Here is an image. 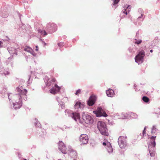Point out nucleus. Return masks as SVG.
<instances>
[{
	"label": "nucleus",
	"instance_id": "nucleus-12",
	"mask_svg": "<svg viewBox=\"0 0 160 160\" xmlns=\"http://www.w3.org/2000/svg\"><path fill=\"white\" fill-rule=\"evenodd\" d=\"M58 148L62 153L65 154L67 153L66 147L62 141H59V142Z\"/></svg>",
	"mask_w": 160,
	"mask_h": 160
},
{
	"label": "nucleus",
	"instance_id": "nucleus-52",
	"mask_svg": "<svg viewBox=\"0 0 160 160\" xmlns=\"http://www.w3.org/2000/svg\"><path fill=\"white\" fill-rule=\"evenodd\" d=\"M10 58H8V59H10Z\"/></svg>",
	"mask_w": 160,
	"mask_h": 160
},
{
	"label": "nucleus",
	"instance_id": "nucleus-4",
	"mask_svg": "<svg viewBox=\"0 0 160 160\" xmlns=\"http://www.w3.org/2000/svg\"><path fill=\"white\" fill-rule=\"evenodd\" d=\"M156 136H152L150 137L151 141L148 143V148L150 156L152 157L155 156V147L156 146L155 139Z\"/></svg>",
	"mask_w": 160,
	"mask_h": 160
},
{
	"label": "nucleus",
	"instance_id": "nucleus-21",
	"mask_svg": "<svg viewBox=\"0 0 160 160\" xmlns=\"http://www.w3.org/2000/svg\"><path fill=\"white\" fill-rule=\"evenodd\" d=\"M37 31L38 32L40 33V34L44 36H46L47 35V33L45 30L38 28H37Z\"/></svg>",
	"mask_w": 160,
	"mask_h": 160
},
{
	"label": "nucleus",
	"instance_id": "nucleus-50",
	"mask_svg": "<svg viewBox=\"0 0 160 160\" xmlns=\"http://www.w3.org/2000/svg\"><path fill=\"white\" fill-rule=\"evenodd\" d=\"M42 43H44L45 45L46 44V43L44 41H42Z\"/></svg>",
	"mask_w": 160,
	"mask_h": 160
},
{
	"label": "nucleus",
	"instance_id": "nucleus-32",
	"mask_svg": "<svg viewBox=\"0 0 160 160\" xmlns=\"http://www.w3.org/2000/svg\"><path fill=\"white\" fill-rule=\"evenodd\" d=\"M58 103L61 108L62 109H63L64 108V102L61 101H60V102Z\"/></svg>",
	"mask_w": 160,
	"mask_h": 160
},
{
	"label": "nucleus",
	"instance_id": "nucleus-1",
	"mask_svg": "<svg viewBox=\"0 0 160 160\" xmlns=\"http://www.w3.org/2000/svg\"><path fill=\"white\" fill-rule=\"evenodd\" d=\"M16 90L18 93L14 96L13 99L15 102L13 103V107L15 110L20 108L22 106V99L25 101L27 99V90L26 89H24L22 86L19 85L17 88Z\"/></svg>",
	"mask_w": 160,
	"mask_h": 160
},
{
	"label": "nucleus",
	"instance_id": "nucleus-49",
	"mask_svg": "<svg viewBox=\"0 0 160 160\" xmlns=\"http://www.w3.org/2000/svg\"><path fill=\"white\" fill-rule=\"evenodd\" d=\"M150 51L151 52H153V50L152 49H151L150 50Z\"/></svg>",
	"mask_w": 160,
	"mask_h": 160
},
{
	"label": "nucleus",
	"instance_id": "nucleus-11",
	"mask_svg": "<svg viewBox=\"0 0 160 160\" xmlns=\"http://www.w3.org/2000/svg\"><path fill=\"white\" fill-rule=\"evenodd\" d=\"M97 117L103 116L106 117L108 116L106 112L103 111L102 108L100 107H98L97 109V112L96 113Z\"/></svg>",
	"mask_w": 160,
	"mask_h": 160
},
{
	"label": "nucleus",
	"instance_id": "nucleus-26",
	"mask_svg": "<svg viewBox=\"0 0 160 160\" xmlns=\"http://www.w3.org/2000/svg\"><path fill=\"white\" fill-rule=\"evenodd\" d=\"M142 100L145 103H148L149 102L150 99L147 97L144 96L142 98Z\"/></svg>",
	"mask_w": 160,
	"mask_h": 160
},
{
	"label": "nucleus",
	"instance_id": "nucleus-17",
	"mask_svg": "<svg viewBox=\"0 0 160 160\" xmlns=\"http://www.w3.org/2000/svg\"><path fill=\"white\" fill-rule=\"evenodd\" d=\"M130 6L129 5L127 6H125L123 8V9L122 10V11L121 14V15L122 14H125V15H127L128 13H129L130 11L131 8H130Z\"/></svg>",
	"mask_w": 160,
	"mask_h": 160
},
{
	"label": "nucleus",
	"instance_id": "nucleus-5",
	"mask_svg": "<svg viewBox=\"0 0 160 160\" xmlns=\"http://www.w3.org/2000/svg\"><path fill=\"white\" fill-rule=\"evenodd\" d=\"M97 127L101 133L103 135L108 136L109 135L105 123L102 121L98 122Z\"/></svg>",
	"mask_w": 160,
	"mask_h": 160
},
{
	"label": "nucleus",
	"instance_id": "nucleus-42",
	"mask_svg": "<svg viewBox=\"0 0 160 160\" xmlns=\"http://www.w3.org/2000/svg\"><path fill=\"white\" fill-rule=\"evenodd\" d=\"M10 94H12L10 93L8 94V99H9V100L10 101L11 99L10 98Z\"/></svg>",
	"mask_w": 160,
	"mask_h": 160
},
{
	"label": "nucleus",
	"instance_id": "nucleus-3",
	"mask_svg": "<svg viewBox=\"0 0 160 160\" xmlns=\"http://www.w3.org/2000/svg\"><path fill=\"white\" fill-rule=\"evenodd\" d=\"M43 79L46 86L52 87L49 90L51 93L55 94L60 91L61 87L57 85L54 78H50L47 76H45Z\"/></svg>",
	"mask_w": 160,
	"mask_h": 160
},
{
	"label": "nucleus",
	"instance_id": "nucleus-47",
	"mask_svg": "<svg viewBox=\"0 0 160 160\" xmlns=\"http://www.w3.org/2000/svg\"><path fill=\"white\" fill-rule=\"evenodd\" d=\"M70 128H71L70 127H68L67 126H65V129Z\"/></svg>",
	"mask_w": 160,
	"mask_h": 160
},
{
	"label": "nucleus",
	"instance_id": "nucleus-24",
	"mask_svg": "<svg viewBox=\"0 0 160 160\" xmlns=\"http://www.w3.org/2000/svg\"><path fill=\"white\" fill-rule=\"evenodd\" d=\"M122 117L121 118L122 119L128 118L129 117V112L128 113H122Z\"/></svg>",
	"mask_w": 160,
	"mask_h": 160
},
{
	"label": "nucleus",
	"instance_id": "nucleus-14",
	"mask_svg": "<svg viewBox=\"0 0 160 160\" xmlns=\"http://www.w3.org/2000/svg\"><path fill=\"white\" fill-rule=\"evenodd\" d=\"M102 145L103 146L105 147L108 152L110 154L112 152V148L111 143L109 142H103Z\"/></svg>",
	"mask_w": 160,
	"mask_h": 160
},
{
	"label": "nucleus",
	"instance_id": "nucleus-44",
	"mask_svg": "<svg viewBox=\"0 0 160 160\" xmlns=\"http://www.w3.org/2000/svg\"><path fill=\"white\" fill-rule=\"evenodd\" d=\"M56 100H57V101L59 102H60V101H59V97H56Z\"/></svg>",
	"mask_w": 160,
	"mask_h": 160
},
{
	"label": "nucleus",
	"instance_id": "nucleus-20",
	"mask_svg": "<svg viewBox=\"0 0 160 160\" xmlns=\"http://www.w3.org/2000/svg\"><path fill=\"white\" fill-rule=\"evenodd\" d=\"M158 130V129L157 128V126L156 125H153L152 128L151 133L152 135L156 134Z\"/></svg>",
	"mask_w": 160,
	"mask_h": 160
},
{
	"label": "nucleus",
	"instance_id": "nucleus-6",
	"mask_svg": "<svg viewBox=\"0 0 160 160\" xmlns=\"http://www.w3.org/2000/svg\"><path fill=\"white\" fill-rule=\"evenodd\" d=\"M7 50L10 55L13 56L18 55V52L20 50V48L17 44H15L13 47H8Z\"/></svg>",
	"mask_w": 160,
	"mask_h": 160
},
{
	"label": "nucleus",
	"instance_id": "nucleus-8",
	"mask_svg": "<svg viewBox=\"0 0 160 160\" xmlns=\"http://www.w3.org/2000/svg\"><path fill=\"white\" fill-rule=\"evenodd\" d=\"M127 137L120 136L119 137L118 143L121 148H125L127 145Z\"/></svg>",
	"mask_w": 160,
	"mask_h": 160
},
{
	"label": "nucleus",
	"instance_id": "nucleus-9",
	"mask_svg": "<svg viewBox=\"0 0 160 160\" xmlns=\"http://www.w3.org/2000/svg\"><path fill=\"white\" fill-rule=\"evenodd\" d=\"M46 29L49 33H52L57 30V26L53 23H49L47 24Z\"/></svg>",
	"mask_w": 160,
	"mask_h": 160
},
{
	"label": "nucleus",
	"instance_id": "nucleus-31",
	"mask_svg": "<svg viewBox=\"0 0 160 160\" xmlns=\"http://www.w3.org/2000/svg\"><path fill=\"white\" fill-rule=\"evenodd\" d=\"M3 40L4 42L8 44V42H10V39L8 37L6 36L5 37V39H3Z\"/></svg>",
	"mask_w": 160,
	"mask_h": 160
},
{
	"label": "nucleus",
	"instance_id": "nucleus-33",
	"mask_svg": "<svg viewBox=\"0 0 160 160\" xmlns=\"http://www.w3.org/2000/svg\"><path fill=\"white\" fill-rule=\"evenodd\" d=\"M135 40L136 41L135 42V43L138 45L140 44L142 42V40H138L137 39H135Z\"/></svg>",
	"mask_w": 160,
	"mask_h": 160
},
{
	"label": "nucleus",
	"instance_id": "nucleus-34",
	"mask_svg": "<svg viewBox=\"0 0 160 160\" xmlns=\"http://www.w3.org/2000/svg\"><path fill=\"white\" fill-rule=\"evenodd\" d=\"M146 127H145L143 130L142 131V138L143 137H144V136H146Z\"/></svg>",
	"mask_w": 160,
	"mask_h": 160
},
{
	"label": "nucleus",
	"instance_id": "nucleus-53",
	"mask_svg": "<svg viewBox=\"0 0 160 160\" xmlns=\"http://www.w3.org/2000/svg\"><path fill=\"white\" fill-rule=\"evenodd\" d=\"M24 160H26V159H24Z\"/></svg>",
	"mask_w": 160,
	"mask_h": 160
},
{
	"label": "nucleus",
	"instance_id": "nucleus-23",
	"mask_svg": "<svg viewBox=\"0 0 160 160\" xmlns=\"http://www.w3.org/2000/svg\"><path fill=\"white\" fill-rule=\"evenodd\" d=\"M128 50L130 52L134 53L136 52L137 49L135 46H132L129 48Z\"/></svg>",
	"mask_w": 160,
	"mask_h": 160
},
{
	"label": "nucleus",
	"instance_id": "nucleus-28",
	"mask_svg": "<svg viewBox=\"0 0 160 160\" xmlns=\"http://www.w3.org/2000/svg\"><path fill=\"white\" fill-rule=\"evenodd\" d=\"M154 113L155 114H158V117H160V108H156L154 110Z\"/></svg>",
	"mask_w": 160,
	"mask_h": 160
},
{
	"label": "nucleus",
	"instance_id": "nucleus-10",
	"mask_svg": "<svg viewBox=\"0 0 160 160\" xmlns=\"http://www.w3.org/2000/svg\"><path fill=\"white\" fill-rule=\"evenodd\" d=\"M82 118L86 123L88 124H92L93 122V120L92 118L85 112H83V113Z\"/></svg>",
	"mask_w": 160,
	"mask_h": 160
},
{
	"label": "nucleus",
	"instance_id": "nucleus-16",
	"mask_svg": "<svg viewBox=\"0 0 160 160\" xmlns=\"http://www.w3.org/2000/svg\"><path fill=\"white\" fill-rule=\"evenodd\" d=\"M0 74L2 76H6L10 74V72L8 69H5L2 66L0 67Z\"/></svg>",
	"mask_w": 160,
	"mask_h": 160
},
{
	"label": "nucleus",
	"instance_id": "nucleus-45",
	"mask_svg": "<svg viewBox=\"0 0 160 160\" xmlns=\"http://www.w3.org/2000/svg\"><path fill=\"white\" fill-rule=\"evenodd\" d=\"M139 35V32L138 31L136 33V37H138Z\"/></svg>",
	"mask_w": 160,
	"mask_h": 160
},
{
	"label": "nucleus",
	"instance_id": "nucleus-7",
	"mask_svg": "<svg viewBox=\"0 0 160 160\" xmlns=\"http://www.w3.org/2000/svg\"><path fill=\"white\" fill-rule=\"evenodd\" d=\"M145 55V52L144 50L140 51L135 57V62L139 64L142 63L143 61V58Z\"/></svg>",
	"mask_w": 160,
	"mask_h": 160
},
{
	"label": "nucleus",
	"instance_id": "nucleus-13",
	"mask_svg": "<svg viewBox=\"0 0 160 160\" xmlns=\"http://www.w3.org/2000/svg\"><path fill=\"white\" fill-rule=\"evenodd\" d=\"M80 141L82 142V144H85L88 143V136L85 134H81L79 138Z\"/></svg>",
	"mask_w": 160,
	"mask_h": 160
},
{
	"label": "nucleus",
	"instance_id": "nucleus-39",
	"mask_svg": "<svg viewBox=\"0 0 160 160\" xmlns=\"http://www.w3.org/2000/svg\"><path fill=\"white\" fill-rule=\"evenodd\" d=\"M33 56L35 57L36 56V54L32 50V52L30 53Z\"/></svg>",
	"mask_w": 160,
	"mask_h": 160
},
{
	"label": "nucleus",
	"instance_id": "nucleus-38",
	"mask_svg": "<svg viewBox=\"0 0 160 160\" xmlns=\"http://www.w3.org/2000/svg\"><path fill=\"white\" fill-rule=\"evenodd\" d=\"M138 12L141 14L143 13V11L141 8H139L138 10Z\"/></svg>",
	"mask_w": 160,
	"mask_h": 160
},
{
	"label": "nucleus",
	"instance_id": "nucleus-22",
	"mask_svg": "<svg viewBox=\"0 0 160 160\" xmlns=\"http://www.w3.org/2000/svg\"><path fill=\"white\" fill-rule=\"evenodd\" d=\"M37 31L38 32L40 33V34L44 36H46L47 35V33L45 30L38 28H37Z\"/></svg>",
	"mask_w": 160,
	"mask_h": 160
},
{
	"label": "nucleus",
	"instance_id": "nucleus-41",
	"mask_svg": "<svg viewBox=\"0 0 160 160\" xmlns=\"http://www.w3.org/2000/svg\"><path fill=\"white\" fill-rule=\"evenodd\" d=\"M17 13L20 19L22 15H21L19 12H18Z\"/></svg>",
	"mask_w": 160,
	"mask_h": 160
},
{
	"label": "nucleus",
	"instance_id": "nucleus-27",
	"mask_svg": "<svg viewBox=\"0 0 160 160\" xmlns=\"http://www.w3.org/2000/svg\"><path fill=\"white\" fill-rule=\"evenodd\" d=\"M24 50L30 53L32 52V49L29 47H27L25 48H24Z\"/></svg>",
	"mask_w": 160,
	"mask_h": 160
},
{
	"label": "nucleus",
	"instance_id": "nucleus-48",
	"mask_svg": "<svg viewBox=\"0 0 160 160\" xmlns=\"http://www.w3.org/2000/svg\"><path fill=\"white\" fill-rule=\"evenodd\" d=\"M2 43V42L1 41H0V47H1Z\"/></svg>",
	"mask_w": 160,
	"mask_h": 160
},
{
	"label": "nucleus",
	"instance_id": "nucleus-35",
	"mask_svg": "<svg viewBox=\"0 0 160 160\" xmlns=\"http://www.w3.org/2000/svg\"><path fill=\"white\" fill-rule=\"evenodd\" d=\"M120 0H113V5L115 6L117 4H118Z\"/></svg>",
	"mask_w": 160,
	"mask_h": 160
},
{
	"label": "nucleus",
	"instance_id": "nucleus-43",
	"mask_svg": "<svg viewBox=\"0 0 160 160\" xmlns=\"http://www.w3.org/2000/svg\"><path fill=\"white\" fill-rule=\"evenodd\" d=\"M35 50L36 51H38V46H36V49Z\"/></svg>",
	"mask_w": 160,
	"mask_h": 160
},
{
	"label": "nucleus",
	"instance_id": "nucleus-15",
	"mask_svg": "<svg viewBox=\"0 0 160 160\" xmlns=\"http://www.w3.org/2000/svg\"><path fill=\"white\" fill-rule=\"evenodd\" d=\"M69 152V155L72 158L77 157V153L76 151L73 149L71 146H69L67 152Z\"/></svg>",
	"mask_w": 160,
	"mask_h": 160
},
{
	"label": "nucleus",
	"instance_id": "nucleus-37",
	"mask_svg": "<svg viewBox=\"0 0 160 160\" xmlns=\"http://www.w3.org/2000/svg\"><path fill=\"white\" fill-rule=\"evenodd\" d=\"M81 90L80 89H78L76 91V92L75 93L76 95H78L81 92Z\"/></svg>",
	"mask_w": 160,
	"mask_h": 160
},
{
	"label": "nucleus",
	"instance_id": "nucleus-25",
	"mask_svg": "<svg viewBox=\"0 0 160 160\" xmlns=\"http://www.w3.org/2000/svg\"><path fill=\"white\" fill-rule=\"evenodd\" d=\"M129 117H131L132 118H136L138 117V115L132 112H129Z\"/></svg>",
	"mask_w": 160,
	"mask_h": 160
},
{
	"label": "nucleus",
	"instance_id": "nucleus-30",
	"mask_svg": "<svg viewBox=\"0 0 160 160\" xmlns=\"http://www.w3.org/2000/svg\"><path fill=\"white\" fill-rule=\"evenodd\" d=\"M35 126L38 127H39L41 126V124L40 122L37 119H35Z\"/></svg>",
	"mask_w": 160,
	"mask_h": 160
},
{
	"label": "nucleus",
	"instance_id": "nucleus-29",
	"mask_svg": "<svg viewBox=\"0 0 160 160\" xmlns=\"http://www.w3.org/2000/svg\"><path fill=\"white\" fill-rule=\"evenodd\" d=\"M0 15L4 18L7 17L8 16V13L4 12H2L0 13Z\"/></svg>",
	"mask_w": 160,
	"mask_h": 160
},
{
	"label": "nucleus",
	"instance_id": "nucleus-40",
	"mask_svg": "<svg viewBox=\"0 0 160 160\" xmlns=\"http://www.w3.org/2000/svg\"><path fill=\"white\" fill-rule=\"evenodd\" d=\"M142 16H143V13L141 14V16H139L137 19L138 20H139V19L142 17Z\"/></svg>",
	"mask_w": 160,
	"mask_h": 160
},
{
	"label": "nucleus",
	"instance_id": "nucleus-51",
	"mask_svg": "<svg viewBox=\"0 0 160 160\" xmlns=\"http://www.w3.org/2000/svg\"><path fill=\"white\" fill-rule=\"evenodd\" d=\"M143 19H143V18H142V20H141V21H143Z\"/></svg>",
	"mask_w": 160,
	"mask_h": 160
},
{
	"label": "nucleus",
	"instance_id": "nucleus-2",
	"mask_svg": "<svg viewBox=\"0 0 160 160\" xmlns=\"http://www.w3.org/2000/svg\"><path fill=\"white\" fill-rule=\"evenodd\" d=\"M75 109H77V112H73L69 110H66L65 111L66 115L71 117L77 123H81L80 114L78 112L79 110H81L83 108V105L79 102H77L74 105Z\"/></svg>",
	"mask_w": 160,
	"mask_h": 160
},
{
	"label": "nucleus",
	"instance_id": "nucleus-46",
	"mask_svg": "<svg viewBox=\"0 0 160 160\" xmlns=\"http://www.w3.org/2000/svg\"><path fill=\"white\" fill-rule=\"evenodd\" d=\"M136 85L135 84H134V89H135V90L136 91H137V88H136Z\"/></svg>",
	"mask_w": 160,
	"mask_h": 160
},
{
	"label": "nucleus",
	"instance_id": "nucleus-36",
	"mask_svg": "<svg viewBox=\"0 0 160 160\" xmlns=\"http://www.w3.org/2000/svg\"><path fill=\"white\" fill-rule=\"evenodd\" d=\"M58 45L60 47H62L64 45V43L63 42H60L58 43Z\"/></svg>",
	"mask_w": 160,
	"mask_h": 160
},
{
	"label": "nucleus",
	"instance_id": "nucleus-19",
	"mask_svg": "<svg viewBox=\"0 0 160 160\" xmlns=\"http://www.w3.org/2000/svg\"><path fill=\"white\" fill-rule=\"evenodd\" d=\"M106 92L107 96L108 97H113L114 95V92L111 89H109L108 90H107Z\"/></svg>",
	"mask_w": 160,
	"mask_h": 160
},
{
	"label": "nucleus",
	"instance_id": "nucleus-18",
	"mask_svg": "<svg viewBox=\"0 0 160 160\" xmlns=\"http://www.w3.org/2000/svg\"><path fill=\"white\" fill-rule=\"evenodd\" d=\"M95 97L94 96H91L88 101V104L89 106H92L95 103Z\"/></svg>",
	"mask_w": 160,
	"mask_h": 160
}]
</instances>
